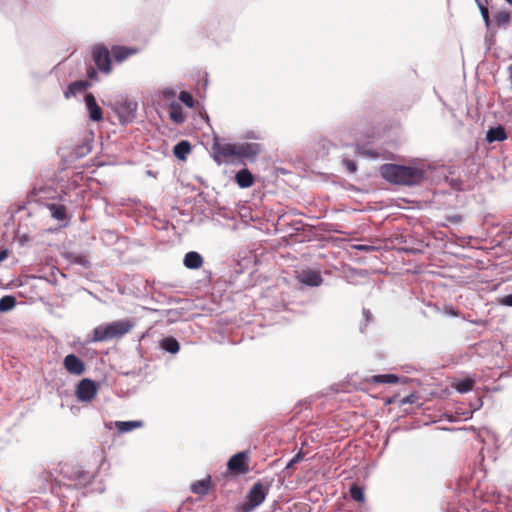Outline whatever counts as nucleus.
<instances>
[{
  "mask_svg": "<svg viewBox=\"0 0 512 512\" xmlns=\"http://www.w3.org/2000/svg\"><path fill=\"white\" fill-rule=\"evenodd\" d=\"M97 72L95 69H91V71L88 72L89 78H94L96 76Z\"/></svg>",
  "mask_w": 512,
  "mask_h": 512,
  "instance_id": "nucleus-40",
  "label": "nucleus"
},
{
  "mask_svg": "<svg viewBox=\"0 0 512 512\" xmlns=\"http://www.w3.org/2000/svg\"><path fill=\"white\" fill-rule=\"evenodd\" d=\"M64 257L68 261L69 264L79 265L84 268H88L90 266V260L84 254L67 252V253H65Z\"/></svg>",
  "mask_w": 512,
  "mask_h": 512,
  "instance_id": "nucleus-16",
  "label": "nucleus"
},
{
  "mask_svg": "<svg viewBox=\"0 0 512 512\" xmlns=\"http://www.w3.org/2000/svg\"><path fill=\"white\" fill-rule=\"evenodd\" d=\"M362 316H363V319H364V323L360 324V331L364 332V330L367 327V325L372 321L373 316H372L371 311L369 309H366V308H363Z\"/></svg>",
  "mask_w": 512,
  "mask_h": 512,
  "instance_id": "nucleus-32",
  "label": "nucleus"
},
{
  "mask_svg": "<svg viewBox=\"0 0 512 512\" xmlns=\"http://www.w3.org/2000/svg\"><path fill=\"white\" fill-rule=\"evenodd\" d=\"M247 459V452H238L229 459L227 467L234 474H244L248 471V467L246 464Z\"/></svg>",
  "mask_w": 512,
  "mask_h": 512,
  "instance_id": "nucleus-10",
  "label": "nucleus"
},
{
  "mask_svg": "<svg viewBox=\"0 0 512 512\" xmlns=\"http://www.w3.org/2000/svg\"><path fill=\"white\" fill-rule=\"evenodd\" d=\"M63 366L71 375H82L85 372V363L75 354H68L64 357Z\"/></svg>",
  "mask_w": 512,
  "mask_h": 512,
  "instance_id": "nucleus-11",
  "label": "nucleus"
},
{
  "mask_svg": "<svg viewBox=\"0 0 512 512\" xmlns=\"http://www.w3.org/2000/svg\"><path fill=\"white\" fill-rule=\"evenodd\" d=\"M48 209L51 216L58 221H65L67 219L66 207L62 204L51 203L48 204Z\"/></svg>",
  "mask_w": 512,
  "mask_h": 512,
  "instance_id": "nucleus-20",
  "label": "nucleus"
},
{
  "mask_svg": "<svg viewBox=\"0 0 512 512\" xmlns=\"http://www.w3.org/2000/svg\"><path fill=\"white\" fill-rule=\"evenodd\" d=\"M244 138L259 140L261 139V135L255 131H247L244 134Z\"/></svg>",
  "mask_w": 512,
  "mask_h": 512,
  "instance_id": "nucleus-36",
  "label": "nucleus"
},
{
  "mask_svg": "<svg viewBox=\"0 0 512 512\" xmlns=\"http://www.w3.org/2000/svg\"><path fill=\"white\" fill-rule=\"evenodd\" d=\"M92 58L96 67L104 72L109 73L111 71V59L108 49L104 46L97 45L92 50Z\"/></svg>",
  "mask_w": 512,
  "mask_h": 512,
  "instance_id": "nucleus-7",
  "label": "nucleus"
},
{
  "mask_svg": "<svg viewBox=\"0 0 512 512\" xmlns=\"http://www.w3.org/2000/svg\"><path fill=\"white\" fill-rule=\"evenodd\" d=\"M413 398L414 396L413 395H409V396H406L403 400H402V403L403 404H412L414 401H413Z\"/></svg>",
  "mask_w": 512,
  "mask_h": 512,
  "instance_id": "nucleus-38",
  "label": "nucleus"
},
{
  "mask_svg": "<svg viewBox=\"0 0 512 512\" xmlns=\"http://www.w3.org/2000/svg\"><path fill=\"white\" fill-rule=\"evenodd\" d=\"M297 280L308 287H319L323 283V277L318 270L305 269L297 272Z\"/></svg>",
  "mask_w": 512,
  "mask_h": 512,
  "instance_id": "nucleus-9",
  "label": "nucleus"
},
{
  "mask_svg": "<svg viewBox=\"0 0 512 512\" xmlns=\"http://www.w3.org/2000/svg\"><path fill=\"white\" fill-rule=\"evenodd\" d=\"M380 174L383 179L395 185L417 186L428 178V169L425 164L386 163L380 167Z\"/></svg>",
  "mask_w": 512,
  "mask_h": 512,
  "instance_id": "nucleus-1",
  "label": "nucleus"
},
{
  "mask_svg": "<svg viewBox=\"0 0 512 512\" xmlns=\"http://www.w3.org/2000/svg\"><path fill=\"white\" fill-rule=\"evenodd\" d=\"M133 326L134 323L129 319L117 320L106 325H100L94 329L92 341L103 342L120 338L128 333Z\"/></svg>",
  "mask_w": 512,
  "mask_h": 512,
  "instance_id": "nucleus-2",
  "label": "nucleus"
},
{
  "mask_svg": "<svg viewBox=\"0 0 512 512\" xmlns=\"http://www.w3.org/2000/svg\"><path fill=\"white\" fill-rule=\"evenodd\" d=\"M357 249L363 250V251H369L370 249H372V247H370L368 245H358Z\"/></svg>",
  "mask_w": 512,
  "mask_h": 512,
  "instance_id": "nucleus-39",
  "label": "nucleus"
},
{
  "mask_svg": "<svg viewBox=\"0 0 512 512\" xmlns=\"http://www.w3.org/2000/svg\"><path fill=\"white\" fill-rule=\"evenodd\" d=\"M143 426V421L141 420H132V421H116L115 427L120 433L131 432L134 429L141 428Z\"/></svg>",
  "mask_w": 512,
  "mask_h": 512,
  "instance_id": "nucleus-17",
  "label": "nucleus"
},
{
  "mask_svg": "<svg viewBox=\"0 0 512 512\" xmlns=\"http://www.w3.org/2000/svg\"><path fill=\"white\" fill-rule=\"evenodd\" d=\"M342 163L346 170L349 171L350 173H354L357 169L355 162L351 159L345 158L343 159Z\"/></svg>",
  "mask_w": 512,
  "mask_h": 512,
  "instance_id": "nucleus-34",
  "label": "nucleus"
},
{
  "mask_svg": "<svg viewBox=\"0 0 512 512\" xmlns=\"http://www.w3.org/2000/svg\"><path fill=\"white\" fill-rule=\"evenodd\" d=\"M183 263L188 269H199L203 265V257L196 251H190L185 254Z\"/></svg>",
  "mask_w": 512,
  "mask_h": 512,
  "instance_id": "nucleus-14",
  "label": "nucleus"
},
{
  "mask_svg": "<svg viewBox=\"0 0 512 512\" xmlns=\"http://www.w3.org/2000/svg\"><path fill=\"white\" fill-rule=\"evenodd\" d=\"M350 496L354 501L357 502H363L365 499L363 488L357 484H353L350 487Z\"/></svg>",
  "mask_w": 512,
  "mask_h": 512,
  "instance_id": "nucleus-30",
  "label": "nucleus"
},
{
  "mask_svg": "<svg viewBox=\"0 0 512 512\" xmlns=\"http://www.w3.org/2000/svg\"><path fill=\"white\" fill-rule=\"evenodd\" d=\"M138 104L135 100L123 97L114 104V111L118 115L119 122L122 125L129 124L136 118Z\"/></svg>",
  "mask_w": 512,
  "mask_h": 512,
  "instance_id": "nucleus-3",
  "label": "nucleus"
},
{
  "mask_svg": "<svg viewBox=\"0 0 512 512\" xmlns=\"http://www.w3.org/2000/svg\"><path fill=\"white\" fill-rule=\"evenodd\" d=\"M369 381L373 384H392L398 383L399 377L394 374H380L372 376Z\"/></svg>",
  "mask_w": 512,
  "mask_h": 512,
  "instance_id": "nucleus-23",
  "label": "nucleus"
},
{
  "mask_svg": "<svg viewBox=\"0 0 512 512\" xmlns=\"http://www.w3.org/2000/svg\"><path fill=\"white\" fill-rule=\"evenodd\" d=\"M89 86H90V83L88 81H85V80L74 81L71 84H69L68 87L66 88V90L64 91V97L66 99L75 97L78 94L84 92Z\"/></svg>",
  "mask_w": 512,
  "mask_h": 512,
  "instance_id": "nucleus-13",
  "label": "nucleus"
},
{
  "mask_svg": "<svg viewBox=\"0 0 512 512\" xmlns=\"http://www.w3.org/2000/svg\"><path fill=\"white\" fill-rule=\"evenodd\" d=\"M475 2L478 5V8L480 10L481 16L485 22L486 27L489 28L490 24H491V20H490V16H489V10L487 7V3H488L487 0H475Z\"/></svg>",
  "mask_w": 512,
  "mask_h": 512,
  "instance_id": "nucleus-29",
  "label": "nucleus"
},
{
  "mask_svg": "<svg viewBox=\"0 0 512 512\" xmlns=\"http://www.w3.org/2000/svg\"><path fill=\"white\" fill-rule=\"evenodd\" d=\"M475 381L473 379H462L455 383L454 387L459 393H467L473 389Z\"/></svg>",
  "mask_w": 512,
  "mask_h": 512,
  "instance_id": "nucleus-28",
  "label": "nucleus"
},
{
  "mask_svg": "<svg viewBox=\"0 0 512 512\" xmlns=\"http://www.w3.org/2000/svg\"><path fill=\"white\" fill-rule=\"evenodd\" d=\"M268 493V486L264 485L261 481L254 483L247 494V501L243 503V511L251 512L260 506L266 499Z\"/></svg>",
  "mask_w": 512,
  "mask_h": 512,
  "instance_id": "nucleus-4",
  "label": "nucleus"
},
{
  "mask_svg": "<svg viewBox=\"0 0 512 512\" xmlns=\"http://www.w3.org/2000/svg\"><path fill=\"white\" fill-rule=\"evenodd\" d=\"M498 303L503 306L512 307V294L499 298Z\"/></svg>",
  "mask_w": 512,
  "mask_h": 512,
  "instance_id": "nucleus-35",
  "label": "nucleus"
},
{
  "mask_svg": "<svg viewBox=\"0 0 512 512\" xmlns=\"http://www.w3.org/2000/svg\"><path fill=\"white\" fill-rule=\"evenodd\" d=\"M507 138L506 131L503 127L498 126L495 128H490L487 131L486 139L489 143L495 141H503Z\"/></svg>",
  "mask_w": 512,
  "mask_h": 512,
  "instance_id": "nucleus-21",
  "label": "nucleus"
},
{
  "mask_svg": "<svg viewBox=\"0 0 512 512\" xmlns=\"http://www.w3.org/2000/svg\"><path fill=\"white\" fill-rule=\"evenodd\" d=\"M179 100L188 108H192L194 106V98L192 94L187 91L180 92Z\"/></svg>",
  "mask_w": 512,
  "mask_h": 512,
  "instance_id": "nucleus-31",
  "label": "nucleus"
},
{
  "mask_svg": "<svg viewBox=\"0 0 512 512\" xmlns=\"http://www.w3.org/2000/svg\"><path fill=\"white\" fill-rule=\"evenodd\" d=\"M8 250L7 249H3L0 251V263L3 262L7 257H8Z\"/></svg>",
  "mask_w": 512,
  "mask_h": 512,
  "instance_id": "nucleus-37",
  "label": "nucleus"
},
{
  "mask_svg": "<svg viewBox=\"0 0 512 512\" xmlns=\"http://www.w3.org/2000/svg\"><path fill=\"white\" fill-rule=\"evenodd\" d=\"M160 345L164 351L171 354H176L180 349L179 342L174 337L164 338Z\"/></svg>",
  "mask_w": 512,
  "mask_h": 512,
  "instance_id": "nucleus-24",
  "label": "nucleus"
},
{
  "mask_svg": "<svg viewBox=\"0 0 512 512\" xmlns=\"http://www.w3.org/2000/svg\"><path fill=\"white\" fill-rule=\"evenodd\" d=\"M212 149L215 154V160L218 162L221 160L227 162L234 157L237 158V144L223 142L216 138Z\"/></svg>",
  "mask_w": 512,
  "mask_h": 512,
  "instance_id": "nucleus-5",
  "label": "nucleus"
},
{
  "mask_svg": "<svg viewBox=\"0 0 512 512\" xmlns=\"http://www.w3.org/2000/svg\"><path fill=\"white\" fill-rule=\"evenodd\" d=\"M97 393V385L95 381L84 378L80 380L76 388V396L81 402L91 401Z\"/></svg>",
  "mask_w": 512,
  "mask_h": 512,
  "instance_id": "nucleus-8",
  "label": "nucleus"
},
{
  "mask_svg": "<svg viewBox=\"0 0 512 512\" xmlns=\"http://www.w3.org/2000/svg\"><path fill=\"white\" fill-rule=\"evenodd\" d=\"M210 479L211 477L208 476L205 479L198 480L191 485V490L194 494L198 495H206L210 489Z\"/></svg>",
  "mask_w": 512,
  "mask_h": 512,
  "instance_id": "nucleus-22",
  "label": "nucleus"
},
{
  "mask_svg": "<svg viewBox=\"0 0 512 512\" xmlns=\"http://www.w3.org/2000/svg\"><path fill=\"white\" fill-rule=\"evenodd\" d=\"M304 452L302 450L298 451L287 463L285 470L292 468L296 463L300 462L304 458Z\"/></svg>",
  "mask_w": 512,
  "mask_h": 512,
  "instance_id": "nucleus-33",
  "label": "nucleus"
},
{
  "mask_svg": "<svg viewBox=\"0 0 512 512\" xmlns=\"http://www.w3.org/2000/svg\"><path fill=\"white\" fill-rule=\"evenodd\" d=\"M169 117L176 124H182L185 121L182 106L177 102L169 105Z\"/></svg>",
  "mask_w": 512,
  "mask_h": 512,
  "instance_id": "nucleus-18",
  "label": "nucleus"
},
{
  "mask_svg": "<svg viewBox=\"0 0 512 512\" xmlns=\"http://www.w3.org/2000/svg\"><path fill=\"white\" fill-rule=\"evenodd\" d=\"M510 5H512V0H506Z\"/></svg>",
  "mask_w": 512,
  "mask_h": 512,
  "instance_id": "nucleus-42",
  "label": "nucleus"
},
{
  "mask_svg": "<svg viewBox=\"0 0 512 512\" xmlns=\"http://www.w3.org/2000/svg\"><path fill=\"white\" fill-rule=\"evenodd\" d=\"M190 151L191 145L186 140L178 142L173 148V153L179 160H185Z\"/></svg>",
  "mask_w": 512,
  "mask_h": 512,
  "instance_id": "nucleus-19",
  "label": "nucleus"
},
{
  "mask_svg": "<svg viewBox=\"0 0 512 512\" xmlns=\"http://www.w3.org/2000/svg\"><path fill=\"white\" fill-rule=\"evenodd\" d=\"M135 50L127 48V47H116L113 50L114 58L117 62H122L127 59L129 56L134 54Z\"/></svg>",
  "mask_w": 512,
  "mask_h": 512,
  "instance_id": "nucleus-26",
  "label": "nucleus"
},
{
  "mask_svg": "<svg viewBox=\"0 0 512 512\" xmlns=\"http://www.w3.org/2000/svg\"><path fill=\"white\" fill-rule=\"evenodd\" d=\"M511 15L508 11H498L493 15V23L497 27L507 26L510 22Z\"/></svg>",
  "mask_w": 512,
  "mask_h": 512,
  "instance_id": "nucleus-25",
  "label": "nucleus"
},
{
  "mask_svg": "<svg viewBox=\"0 0 512 512\" xmlns=\"http://www.w3.org/2000/svg\"><path fill=\"white\" fill-rule=\"evenodd\" d=\"M235 181L239 187L248 188L253 185L254 177L248 169L244 168L236 173Z\"/></svg>",
  "mask_w": 512,
  "mask_h": 512,
  "instance_id": "nucleus-15",
  "label": "nucleus"
},
{
  "mask_svg": "<svg viewBox=\"0 0 512 512\" xmlns=\"http://www.w3.org/2000/svg\"><path fill=\"white\" fill-rule=\"evenodd\" d=\"M166 96L168 95H174V92L172 90H167L164 92Z\"/></svg>",
  "mask_w": 512,
  "mask_h": 512,
  "instance_id": "nucleus-41",
  "label": "nucleus"
},
{
  "mask_svg": "<svg viewBox=\"0 0 512 512\" xmlns=\"http://www.w3.org/2000/svg\"><path fill=\"white\" fill-rule=\"evenodd\" d=\"M16 305V298L12 295H5L0 299V312H8Z\"/></svg>",
  "mask_w": 512,
  "mask_h": 512,
  "instance_id": "nucleus-27",
  "label": "nucleus"
},
{
  "mask_svg": "<svg viewBox=\"0 0 512 512\" xmlns=\"http://www.w3.org/2000/svg\"><path fill=\"white\" fill-rule=\"evenodd\" d=\"M85 107L88 112L90 120L99 122L103 118L101 107L98 105L95 96L92 93H87L84 97Z\"/></svg>",
  "mask_w": 512,
  "mask_h": 512,
  "instance_id": "nucleus-12",
  "label": "nucleus"
},
{
  "mask_svg": "<svg viewBox=\"0 0 512 512\" xmlns=\"http://www.w3.org/2000/svg\"><path fill=\"white\" fill-rule=\"evenodd\" d=\"M261 151L262 146L259 143L243 142L237 144V158L241 162L242 160H247L250 162L256 161Z\"/></svg>",
  "mask_w": 512,
  "mask_h": 512,
  "instance_id": "nucleus-6",
  "label": "nucleus"
}]
</instances>
